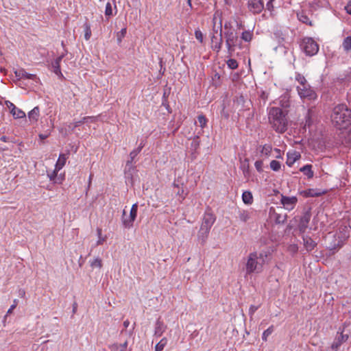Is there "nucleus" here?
<instances>
[{
  "label": "nucleus",
  "instance_id": "nucleus-1",
  "mask_svg": "<svg viewBox=\"0 0 351 351\" xmlns=\"http://www.w3.org/2000/svg\"><path fill=\"white\" fill-rule=\"evenodd\" d=\"M331 121L337 130H346L351 125V110L345 104L334 107L331 114Z\"/></svg>",
  "mask_w": 351,
  "mask_h": 351
},
{
  "label": "nucleus",
  "instance_id": "nucleus-2",
  "mask_svg": "<svg viewBox=\"0 0 351 351\" xmlns=\"http://www.w3.org/2000/svg\"><path fill=\"white\" fill-rule=\"evenodd\" d=\"M269 121L273 129L277 132L284 133L287 130V114L280 108L272 107L270 108Z\"/></svg>",
  "mask_w": 351,
  "mask_h": 351
},
{
  "label": "nucleus",
  "instance_id": "nucleus-3",
  "mask_svg": "<svg viewBox=\"0 0 351 351\" xmlns=\"http://www.w3.org/2000/svg\"><path fill=\"white\" fill-rule=\"evenodd\" d=\"M267 258V254L265 252L250 253L247 256L245 265L246 274H251L261 272Z\"/></svg>",
  "mask_w": 351,
  "mask_h": 351
},
{
  "label": "nucleus",
  "instance_id": "nucleus-4",
  "mask_svg": "<svg viewBox=\"0 0 351 351\" xmlns=\"http://www.w3.org/2000/svg\"><path fill=\"white\" fill-rule=\"evenodd\" d=\"M215 221V218L213 215L207 213L204 215L198 234L199 238L201 239L203 242H204L207 238Z\"/></svg>",
  "mask_w": 351,
  "mask_h": 351
},
{
  "label": "nucleus",
  "instance_id": "nucleus-5",
  "mask_svg": "<svg viewBox=\"0 0 351 351\" xmlns=\"http://www.w3.org/2000/svg\"><path fill=\"white\" fill-rule=\"evenodd\" d=\"M224 37L226 39V45L228 49V56H232L235 47L239 42V36L234 30L229 29L225 32Z\"/></svg>",
  "mask_w": 351,
  "mask_h": 351
},
{
  "label": "nucleus",
  "instance_id": "nucleus-6",
  "mask_svg": "<svg viewBox=\"0 0 351 351\" xmlns=\"http://www.w3.org/2000/svg\"><path fill=\"white\" fill-rule=\"evenodd\" d=\"M300 46L306 56H314L319 51L318 44L311 37L304 38Z\"/></svg>",
  "mask_w": 351,
  "mask_h": 351
},
{
  "label": "nucleus",
  "instance_id": "nucleus-7",
  "mask_svg": "<svg viewBox=\"0 0 351 351\" xmlns=\"http://www.w3.org/2000/svg\"><path fill=\"white\" fill-rule=\"evenodd\" d=\"M250 106V100L247 98H245L242 95L237 96L233 101V108H234V109L239 112L249 110Z\"/></svg>",
  "mask_w": 351,
  "mask_h": 351
},
{
  "label": "nucleus",
  "instance_id": "nucleus-8",
  "mask_svg": "<svg viewBox=\"0 0 351 351\" xmlns=\"http://www.w3.org/2000/svg\"><path fill=\"white\" fill-rule=\"evenodd\" d=\"M223 44L222 28L219 27V31L215 30L211 37V47L216 52H219L221 49Z\"/></svg>",
  "mask_w": 351,
  "mask_h": 351
},
{
  "label": "nucleus",
  "instance_id": "nucleus-9",
  "mask_svg": "<svg viewBox=\"0 0 351 351\" xmlns=\"http://www.w3.org/2000/svg\"><path fill=\"white\" fill-rule=\"evenodd\" d=\"M349 338L348 334H343V328H339L337 336L335 338L333 343L331 345V348L337 351L339 350L341 345L348 341Z\"/></svg>",
  "mask_w": 351,
  "mask_h": 351
},
{
  "label": "nucleus",
  "instance_id": "nucleus-10",
  "mask_svg": "<svg viewBox=\"0 0 351 351\" xmlns=\"http://www.w3.org/2000/svg\"><path fill=\"white\" fill-rule=\"evenodd\" d=\"M297 90L299 95L302 98H306L309 100H313L317 97L316 93L311 88L308 84H306V86H298Z\"/></svg>",
  "mask_w": 351,
  "mask_h": 351
},
{
  "label": "nucleus",
  "instance_id": "nucleus-11",
  "mask_svg": "<svg viewBox=\"0 0 351 351\" xmlns=\"http://www.w3.org/2000/svg\"><path fill=\"white\" fill-rule=\"evenodd\" d=\"M311 218V213L310 210L304 212L298 223V229L301 233H304L307 229Z\"/></svg>",
  "mask_w": 351,
  "mask_h": 351
},
{
  "label": "nucleus",
  "instance_id": "nucleus-12",
  "mask_svg": "<svg viewBox=\"0 0 351 351\" xmlns=\"http://www.w3.org/2000/svg\"><path fill=\"white\" fill-rule=\"evenodd\" d=\"M249 10L254 14H259L264 8L263 0H249L247 3Z\"/></svg>",
  "mask_w": 351,
  "mask_h": 351
},
{
  "label": "nucleus",
  "instance_id": "nucleus-13",
  "mask_svg": "<svg viewBox=\"0 0 351 351\" xmlns=\"http://www.w3.org/2000/svg\"><path fill=\"white\" fill-rule=\"evenodd\" d=\"M137 210L138 204H134L130 210L129 219L123 217V223L125 228H130L132 226L133 222L134 221L137 215Z\"/></svg>",
  "mask_w": 351,
  "mask_h": 351
},
{
  "label": "nucleus",
  "instance_id": "nucleus-14",
  "mask_svg": "<svg viewBox=\"0 0 351 351\" xmlns=\"http://www.w3.org/2000/svg\"><path fill=\"white\" fill-rule=\"evenodd\" d=\"M297 202L298 199L296 197L282 196L281 203L287 210L293 209Z\"/></svg>",
  "mask_w": 351,
  "mask_h": 351
},
{
  "label": "nucleus",
  "instance_id": "nucleus-15",
  "mask_svg": "<svg viewBox=\"0 0 351 351\" xmlns=\"http://www.w3.org/2000/svg\"><path fill=\"white\" fill-rule=\"evenodd\" d=\"M64 54H62L58 57L51 64L53 71L55 74H56L58 76L60 77H63V75L60 70V62L64 58Z\"/></svg>",
  "mask_w": 351,
  "mask_h": 351
},
{
  "label": "nucleus",
  "instance_id": "nucleus-16",
  "mask_svg": "<svg viewBox=\"0 0 351 351\" xmlns=\"http://www.w3.org/2000/svg\"><path fill=\"white\" fill-rule=\"evenodd\" d=\"M15 76L19 79H29V80H35L36 79V75L27 73L25 69H19L14 71Z\"/></svg>",
  "mask_w": 351,
  "mask_h": 351
},
{
  "label": "nucleus",
  "instance_id": "nucleus-17",
  "mask_svg": "<svg viewBox=\"0 0 351 351\" xmlns=\"http://www.w3.org/2000/svg\"><path fill=\"white\" fill-rule=\"evenodd\" d=\"M110 351H131L128 348V341L125 340L123 343H114L110 347Z\"/></svg>",
  "mask_w": 351,
  "mask_h": 351
},
{
  "label": "nucleus",
  "instance_id": "nucleus-18",
  "mask_svg": "<svg viewBox=\"0 0 351 351\" xmlns=\"http://www.w3.org/2000/svg\"><path fill=\"white\" fill-rule=\"evenodd\" d=\"M304 246L308 252L312 251L316 246L317 243L310 237H303Z\"/></svg>",
  "mask_w": 351,
  "mask_h": 351
},
{
  "label": "nucleus",
  "instance_id": "nucleus-19",
  "mask_svg": "<svg viewBox=\"0 0 351 351\" xmlns=\"http://www.w3.org/2000/svg\"><path fill=\"white\" fill-rule=\"evenodd\" d=\"M253 211L251 210H240L239 212L238 217L244 223L250 221L252 219Z\"/></svg>",
  "mask_w": 351,
  "mask_h": 351
},
{
  "label": "nucleus",
  "instance_id": "nucleus-20",
  "mask_svg": "<svg viewBox=\"0 0 351 351\" xmlns=\"http://www.w3.org/2000/svg\"><path fill=\"white\" fill-rule=\"evenodd\" d=\"M167 326H165L160 319L156 322L154 335L156 337H160L165 331Z\"/></svg>",
  "mask_w": 351,
  "mask_h": 351
},
{
  "label": "nucleus",
  "instance_id": "nucleus-21",
  "mask_svg": "<svg viewBox=\"0 0 351 351\" xmlns=\"http://www.w3.org/2000/svg\"><path fill=\"white\" fill-rule=\"evenodd\" d=\"M300 158V154L297 152L292 153H287V165L289 167L292 166L293 163Z\"/></svg>",
  "mask_w": 351,
  "mask_h": 351
},
{
  "label": "nucleus",
  "instance_id": "nucleus-22",
  "mask_svg": "<svg viewBox=\"0 0 351 351\" xmlns=\"http://www.w3.org/2000/svg\"><path fill=\"white\" fill-rule=\"evenodd\" d=\"M144 147V144L141 142L137 149L132 151L130 154V160L127 161L126 165H130L132 164L135 157L141 152V149Z\"/></svg>",
  "mask_w": 351,
  "mask_h": 351
},
{
  "label": "nucleus",
  "instance_id": "nucleus-23",
  "mask_svg": "<svg viewBox=\"0 0 351 351\" xmlns=\"http://www.w3.org/2000/svg\"><path fill=\"white\" fill-rule=\"evenodd\" d=\"M97 121V117H84L81 120L73 123V130L85 123H94Z\"/></svg>",
  "mask_w": 351,
  "mask_h": 351
},
{
  "label": "nucleus",
  "instance_id": "nucleus-24",
  "mask_svg": "<svg viewBox=\"0 0 351 351\" xmlns=\"http://www.w3.org/2000/svg\"><path fill=\"white\" fill-rule=\"evenodd\" d=\"M297 16L298 20L302 23H305L311 27L313 25L312 21L303 11L298 12L297 14Z\"/></svg>",
  "mask_w": 351,
  "mask_h": 351
},
{
  "label": "nucleus",
  "instance_id": "nucleus-25",
  "mask_svg": "<svg viewBox=\"0 0 351 351\" xmlns=\"http://www.w3.org/2000/svg\"><path fill=\"white\" fill-rule=\"evenodd\" d=\"M67 156L64 154H61L59 156L58 161L56 164V171H60L65 165Z\"/></svg>",
  "mask_w": 351,
  "mask_h": 351
},
{
  "label": "nucleus",
  "instance_id": "nucleus-26",
  "mask_svg": "<svg viewBox=\"0 0 351 351\" xmlns=\"http://www.w3.org/2000/svg\"><path fill=\"white\" fill-rule=\"evenodd\" d=\"M312 166L311 165H306L300 169V171L304 173L308 178H311L313 177V171L311 169Z\"/></svg>",
  "mask_w": 351,
  "mask_h": 351
},
{
  "label": "nucleus",
  "instance_id": "nucleus-27",
  "mask_svg": "<svg viewBox=\"0 0 351 351\" xmlns=\"http://www.w3.org/2000/svg\"><path fill=\"white\" fill-rule=\"evenodd\" d=\"M40 110L38 107H35L28 114L29 120L36 121L39 117Z\"/></svg>",
  "mask_w": 351,
  "mask_h": 351
},
{
  "label": "nucleus",
  "instance_id": "nucleus-28",
  "mask_svg": "<svg viewBox=\"0 0 351 351\" xmlns=\"http://www.w3.org/2000/svg\"><path fill=\"white\" fill-rule=\"evenodd\" d=\"M242 199L245 204H251L253 202L252 194L250 191H245L243 193Z\"/></svg>",
  "mask_w": 351,
  "mask_h": 351
},
{
  "label": "nucleus",
  "instance_id": "nucleus-29",
  "mask_svg": "<svg viewBox=\"0 0 351 351\" xmlns=\"http://www.w3.org/2000/svg\"><path fill=\"white\" fill-rule=\"evenodd\" d=\"M275 222L278 224H283L287 221V215L284 213H275Z\"/></svg>",
  "mask_w": 351,
  "mask_h": 351
},
{
  "label": "nucleus",
  "instance_id": "nucleus-30",
  "mask_svg": "<svg viewBox=\"0 0 351 351\" xmlns=\"http://www.w3.org/2000/svg\"><path fill=\"white\" fill-rule=\"evenodd\" d=\"M243 169V175L245 178H248L250 176V166H249V160L245 158L241 166Z\"/></svg>",
  "mask_w": 351,
  "mask_h": 351
},
{
  "label": "nucleus",
  "instance_id": "nucleus-31",
  "mask_svg": "<svg viewBox=\"0 0 351 351\" xmlns=\"http://www.w3.org/2000/svg\"><path fill=\"white\" fill-rule=\"evenodd\" d=\"M304 193L306 197H319L322 194H323L324 192H317L316 190L313 189H310L306 191H304Z\"/></svg>",
  "mask_w": 351,
  "mask_h": 351
},
{
  "label": "nucleus",
  "instance_id": "nucleus-32",
  "mask_svg": "<svg viewBox=\"0 0 351 351\" xmlns=\"http://www.w3.org/2000/svg\"><path fill=\"white\" fill-rule=\"evenodd\" d=\"M14 119L23 118L25 117V113L19 108H15L13 111H10Z\"/></svg>",
  "mask_w": 351,
  "mask_h": 351
},
{
  "label": "nucleus",
  "instance_id": "nucleus-33",
  "mask_svg": "<svg viewBox=\"0 0 351 351\" xmlns=\"http://www.w3.org/2000/svg\"><path fill=\"white\" fill-rule=\"evenodd\" d=\"M342 46L346 51L351 50V36H348L343 40Z\"/></svg>",
  "mask_w": 351,
  "mask_h": 351
},
{
  "label": "nucleus",
  "instance_id": "nucleus-34",
  "mask_svg": "<svg viewBox=\"0 0 351 351\" xmlns=\"http://www.w3.org/2000/svg\"><path fill=\"white\" fill-rule=\"evenodd\" d=\"M167 343V338H162L155 346L156 351H162Z\"/></svg>",
  "mask_w": 351,
  "mask_h": 351
},
{
  "label": "nucleus",
  "instance_id": "nucleus-35",
  "mask_svg": "<svg viewBox=\"0 0 351 351\" xmlns=\"http://www.w3.org/2000/svg\"><path fill=\"white\" fill-rule=\"evenodd\" d=\"M84 38L86 40H88L91 36L90 26L88 23L84 24Z\"/></svg>",
  "mask_w": 351,
  "mask_h": 351
},
{
  "label": "nucleus",
  "instance_id": "nucleus-36",
  "mask_svg": "<svg viewBox=\"0 0 351 351\" xmlns=\"http://www.w3.org/2000/svg\"><path fill=\"white\" fill-rule=\"evenodd\" d=\"M252 33L250 31H244L241 34V39L245 42H250L252 38Z\"/></svg>",
  "mask_w": 351,
  "mask_h": 351
},
{
  "label": "nucleus",
  "instance_id": "nucleus-37",
  "mask_svg": "<svg viewBox=\"0 0 351 351\" xmlns=\"http://www.w3.org/2000/svg\"><path fill=\"white\" fill-rule=\"evenodd\" d=\"M90 266L92 267H98L101 268L102 267V261L100 258L97 257L95 258L93 261L90 262Z\"/></svg>",
  "mask_w": 351,
  "mask_h": 351
},
{
  "label": "nucleus",
  "instance_id": "nucleus-38",
  "mask_svg": "<svg viewBox=\"0 0 351 351\" xmlns=\"http://www.w3.org/2000/svg\"><path fill=\"white\" fill-rule=\"evenodd\" d=\"M295 80L299 82V86H306L308 84L306 78L300 73L296 75Z\"/></svg>",
  "mask_w": 351,
  "mask_h": 351
},
{
  "label": "nucleus",
  "instance_id": "nucleus-39",
  "mask_svg": "<svg viewBox=\"0 0 351 351\" xmlns=\"http://www.w3.org/2000/svg\"><path fill=\"white\" fill-rule=\"evenodd\" d=\"M280 167H281V165L280 163L277 161V160H273L271 161L270 162V168L274 171H278L280 169Z\"/></svg>",
  "mask_w": 351,
  "mask_h": 351
},
{
  "label": "nucleus",
  "instance_id": "nucleus-40",
  "mask_svg": "<svg viewBox=\"0 0 351 351\" xmlns=\"http://www.w3.org/2000/svg\"><path fill=\"white\" fill-rule=\"evenodd\" d=\"M228 66L231 69H236L238 68V62L234 59H229L227 61Z\"/></svg>",
  "mask_w": 351,
  "mask_h": 351
},
{
  "label": "nucleus",
  "instance_id": "nucleus-41",
  "mask_svg": "<svg viewBox=\"0 0 351 351\" xmlns=\"http://www.w3.org/2000/svg\"><path fill=\"white\" fill-rule=\"evenodd\" d=\"M197 120L199 123V125L202 128H204L207 123V119L206 117L203 114H200L197 117Z\"/></svg>",
  "mask_w": 351,
  "mask_h": 351
},
{
  "label": "nucleus",
  "instance_id": "nucleus-42",
  "mask_svg": "<svg viewBox=\"0 0 351 351\" xmlns=\"http://www.w3.org/2000/svg\"><path fill=\"white\" fill-rule=\"evenodd\" d=\"M272 150L270 145H265L262 147L261 152L266 156H269Z\"/></svg>",
  "mask_w": 351,
  "mask_h": 351
},
{
  "label": "nucleus",
  "instance_id": "nucleus-43",
  "mask_svg": "<svg viewBox=\"0 0 351 351\" xmlns=\"http://www.w3.org/2000/svg\"><path fill=\"white\" fill-rule=\"evenodd\" d=\"M313 114V110L311 109L308 110L306 116V123L305 125L310 126L313 122L311 117Z\"/></svg>",
  "mask_w": 351,
  "mask_h": 351
},
{
  "label": "nucleus",
  "instance_id": "nucleus-44",
  "mask_svg": "<svg viewBox=\"0 0 351 351\" xmlns=\"http://www.w3.org/2000/svg\"><path fill=\"white\" fill-rule=\"evenodd\" d=\"M274 331V327L270 326L267 330H265L263 333L262 339L263 341H267V338L269 335H270Z\"/></svg>",
  "mask_w": 351,
  "mask_h": 351
},
{
  "label": "nucleus",
  "instance_id": "nucleus-45",
  "mask_svg": "<svg viewBox=\"0 0 351 351\" xmlns=\"http://www.w3.org/2000/svg\"><path fill=\"white\" fill-rule=\"evenodd\" d=\"M126 32H127V29L125 27V28H123L120 32H119L117 33V41H118V43H121V42L123 38L125 37V36L126 34Z\"/></svg>",
  "mask_w": 351,
  "mask_h": 351
},
{
  "label": "nucleus",
  "instance_id": "nucleus-46",
  "mask_svg": "<svg viewBox=\"0 0 351 351\" xmlns=\"http://www.w3.org/2000/svg\"><path fill=\"white\" fill-rule=\"evenodd\" d=\"M105 15L106 16H110L112 15V5L110 3H107L106 5V10H105Z\"/></svg>",
  "mask_w": 351,
  "mask_h": 351
},
{
  "label": "nucleus",
  "instance_id": "nucleus-47",
  "mask_svg": "<svg viewBox=\"0 0 351 351\" xmlns=\"http://www.w3.org/2000/svg\"><path fill=\"white\" fill-rule=\"evenodd\" d=\"M195 36L201 43H203V34L199 29H196L195 32Z\"/></svg>",
  "mask_w": 351,
  "mask_h": 351
},
{
  "label": "nucleus",
  "instance_id": "nucleus-48",
  "mask_svg": "<svg viewBox=\"0 0 351 351\" xmlns=\"http://www.w3.org/2000/svg\"><path fill=\"white\" fill-rule=\"evenodd\" d=\"M177 195H178V196H180V202H182V201L185 199V197H186V196L187 193H184V189H178V192H177Z\"/></svg>",
  "mask_w": 351,
  "mask_h": 351
},
{
  "label": "nucleus",
  "instance_id": "nucleus-49",
  "mask_svg": "<svg viewBox=\"0 0 351 351\" xmlns=\"http://www.w3.org/2000/svg\"><path fill=\"white\" fill-rule=\"evenodd\" d=\"M199 145V136H196L193 138V142L191 143V146L194 147V149H197Z\"/></svg>",
  "mask_w": 351,
  "mask_h": 351
},
{
  "label": "nucleus",
  "instance_id": "nucleus-50",
  "mask_svg": "<svg viewBox=\"0 0 351 351\" xmlns=\"http://www.w3.org/2000/svg\"><path fill=\"white\" fill-rule=\"evenodd\" d=\"M263 161L262 160H256L255 162V167L256 169V170L258 171V172H262L263 171V169H262V167H263Z\"/></svg>",
  "mask_w": 351,
  "mask_h": 351
},
{
  "label": "nucleus",
  "instance_id": "nucleus-51",
  "mask_svg": "<svg viewBox=\"0 0 351 351\" xmlns=\"http://www.w3.org/2000/svg\"><path fill=\"white\" fill-rule=\"evenodd\" d=\"M59 171H56V168L55 167V169L54 171L50 173V174H48V177L49 178L50 180H54L55 178L57 176V173Z\"/></svg>",
  "mask_w": 351,
  "mask_h": 351
},
{
  "label": "nucleus",
  "instance_id": "nucleus-52",
  "mask_svg": "<svg viewBox=\"0 0 351 351\" xmlns=\"http://www.w3.org/2000/svg\"><path fill=\"white\" fill-rule=\"evenodd\" d=\"M258 308V306L251 305L249 309V312L250 315H253Z\"/></svg>",
  "mask_w": 351,
  "mask_h": 351
},
{
  "label": "nucleus",
  "instance_id": "nucleus-53",
  "mask_svg": "<svg viewBox=\"0 0 351 351\" xmlns=\"http://www.w3.org/2000/svg\"><path fill=\"white\" fill-rule=\"evenodd\" d=\"M345 10L348 14H351V1L345 6Z\"/></svg>",
  "mask_w": 351,
  "mask_h": 351
},
{
  "label": "nucleus",
  "instance_id": "nucleus-54",
  "mask_svg": "<svg viewBox=\"0 0 351 351\" xmlns=\"http://www.w3.org/2000/svg\"><path fill=\"white\" fill-rule=\"evenodd\" d=\"M7 106L10 109V111H13L16 107L12 102L7 101H6Z\"/></svg>",
  "mask_w": 351,
  "mask_h": 351
},
{
  "label": "nucleus",
  "instance_id": "nucleus-55",
  "mask_svg": "<svg viewBox=\"0 0 351 351\" xmlns=\"http://www.w3.org/2000/svg\"><path fill=\"white\" fill-rule=\"evenodd\" d=\"M106 240V237H99V239L98 241H97V245H102L104 243V242Z\"/></svg>",
  "mask_w": 351,
  "mask_h": 351
},
{
  "label": "nucleus",
  "instance_id": "nucleus-56",
  "mask_svg": "<svg viewBox=\"0 0 351 351\" xmlns=\"http://www.w3.org/2000/svg\"><path fill=\"white\" fill-rule=\"evenodd\" d=\"M16 306V300H15L14 301V304H12L10 308L8 309L7 313L9 314V313H11L13 311L14 308H15V307Z\"/></svg>",
  "mask_w": 351,
  "mask_h": 351
},
{
  "label": "nucleus",
  "instance_id": "nucleus-57",
  "mask_svg": "<svg viewBox=\"0 0 351 351\" xmlns=\"http://www.w3.org/2000/svg\"><path fill=\"white\" fill-rule=\"evenodd\" d=\"M49 134H40L39 138L41 140H44V139L47 138L49 136Z\"/></svg>",
  "mask_w": 351,
  "mask_h": 351
},
{
  "label": "nucleus",
  "instance_id": "nucleus-58",
  "mask_svg": "<svg viewBox=\"0 0 351 351\" xmlns=\"http://www.w3.org/2000/svg\"><path fill=\"white\" fill-rule=\"evenodd\" d=\"M274 152H276L277 153V155L276 156L277 158H282V156L280 155V150L279 149L275 148Z\"/></svg>",
  "mask_w": 351,
  "mask_h": 351
},
{
  "label": "nucleus",
  "instance_id": "nucleus-59",
  "mask_svg": "<svg viewBox=\"0 0 351 351\" xmlns=\"http://www.w3.org/2000/svg\"><path fill=\"white\" fill-rule=\"evenodd\" d=\"M129 325H130L129 320L127 319V320L123 322V326H124L125 328H127L129 326Z\"/></svg>",
  "mask_w": 351,
  "mask_h": 351
},
{
  "label": "nucleus",
  "instance_id": "nucleus-60",
  "mask_svg": "<svg viewBox=\"0 0 351 351\" xmlns=\"http://www.w3.org/2000/svg\"><path fill=\"white\" fill-rule=\"evenodd\" d=\"M230 25V23H226L224 25V28L228 30L231 29L230 28H229Z\"/></svg>",
  "mask_w": 351,
  "mask_h": 351
},
{
  "label": "nucleus",
  "instance_id": "nucleus-61",
  "mask_svg": "<svg viewBox=\"0 0 351 351\" xmlns=\"http://www.w3.org/2000/svg\"><path fill=\"white\" fill-rule=\"evenodd\" d=\"M97 232L98 237H101V228H97Z\"/></svg>",
  "mask_w": 351,
  "mask_h": 351
},
{
  "label": "nucleus",
  "instance_id": "nucleus-62",
  "mask_svg": "<svg viewBox=\"0 0 351 351\" xmlns=\"http://www.w3.org/2000/svg\"><path fill=\"white\" fill-rule=\"evenodd\" d=\"M1 140L3 142H6L7 141V137L5 136H3L1 138Z\"/></svg>",
  "mask_w": 351,
  "mask_h": 351
},
{
  "label": "nucleus",
  "instance_id": "nucleus-63",
  "mask_svg": "<svg viewBox=\"0 0 351 351\" xmlns=\"http://www.w3.org/2000/svg\"><path fill=\"white\" fill-rule=\"evenodd\" d=\"M271 1H272V0H270V1L267 3V6L268 9H269V6H272V5H271Z\"/></svg>",
  "mask_w": 351,
  "mask_h": 351
},
{
  "label": "nucleus",
  "instance_id": "nucleus-64",
  "mask_svg": "<svg viewBox=\"0 0 351 351\" xmlns=\"http://www.w3.org/2000/svg\"><path fill=\"white\" fill-rule=\"evenodd\" d=\"M135 324H135V323H134V326H133V327H132V330L130 331V335H131L132 334V332H133V330H134V326H135Z\"/></svg>",
  "mask_w": 351,
  "mask_h": 351
}]
</instances>
